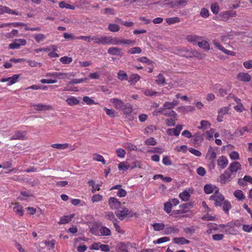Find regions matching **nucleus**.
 Here are the masks:
<instances>
[{"label": "nucleus", "mask_w": 252, "mask_h": 252, "mask_svg": "<svg viewBox=\"0 0 252 252\" xmlns=\"http://www.w3.org/2000/svg\"><path fill=\"white\" fill-rule=\"evenodd\" d=\"M108 204L111 209L118 210L121 207V202L116 197H111L108 200Z\"/></svg>", "instance_id": "obj_1"}, {"label": "nucleus", "mask_w": 252, "mask_h": 252, "mask_svg": "<svg viewBox=\"0 0 252 252\" xmlns=\"http://www.w3.org/2000/svg\"><path fill=\"white\" fill-rule=\"evenodd\" d=\"M27 41L24 39H16L9 45V48L11 49H19L21 46L25 45Z\"/></svg>", "instance_id": "obj_2"}, {"label": "nucleus", "mask_w": 252, "mask_h": 252, "mask_svg": "<svg viewBox=\"0 0 252 252\" xmlns=\"http://www.w3.org/2000/svg\"><path fill=\"white\" fill-rule=\"evenodd\" d=\"M121 210H118L115 212V215L120 220H123L124 217L126 216L129 213L128 209L125 207H121Z\"/></svg>", "instance_id": "obj_3"}, {"label": "nucleus", "mask_w": 252, "mask_h": 252, "mask_svg": "<svg viewBox=\"0 0 252 252\" xmlns=\"http://www.w3.org/2000/svg\"><path fill=\"white\" fill-rule=\"evenodd\" d=\"M237 78L242 82H249L251 80V75L248 73L240 72L237 75Z\"/></svg>", "instance_id": "obj_4"}, {"label": "nucleus", "mask_w": 252, "mask_h": 252, "mask_svg": "<svg viewBox=\"0 0 252 252\" xmlns=\"http://www.w3.org/2000/svg\"><path fill=\"white\" fill-rule=\"evenodd\" d=\"M110 102L114 103L115 107L119 110H122L125 105L124 102L121 99L117 98L111 99Z\"/></svg>", "instance_id": "obj_5"}, {"label": "nucleus", "mask_w": 252, "mask_h": 252, "mask_svg": "<svg viewBox=\"0 0 252 252\" xmlns=\"http://www.w3.org/2000/svg\"><path fill=\"white\" fill-rule=\"evenodd\" d=\"M107 52L109 54L111 55H116L121 57L123 55L122 49L118 47H110L108 49Z\"/></svg>", "instance_id": "obj_6"}, {"label": "nucleus", "mask_w": 252, "mask_h": 252, "mask_svg": "<svg viewBox=\"0 0 252 252\" xmlns=\"http://www.w3.org/2000/svg\"><path fill=\"white\" fill-rule=\"evenodd\" d=\"M20 75L19 74H14L12 77H9L6 78H2L1 79V82H9L8 85H11L15 83L17 79L19 78Z\"/></svg>", "instance_id": "obj_7"}, {"label": "nucleus", "mask_w": 252, "mask_h": 252, "mask_svg": "<svg viewBox=\"0 0 252 252\" xmlns=\"http://www.w3.org/2000/svg\"><path fill=\"white\" fill-rule=\"evenodd\" d=\"M231 171L227 168L226 169L223 174L220 176V182L222 184H225L227 180L231 177Z\"/></svg>", "instance_id": "obj_8"}, {"label": "nucleus", "mask_w": 252, "mask_h": 252, "mask_svg": "<svg viewBox=\"0 0 252 252\" xmlns=\"http://www.w3.org/2000/svg\"><path fill=\"white\" fill-rule=\"evenodd\" d=\"M218 165L222 168H225L228 164V161L227 158L224 156L220 157L218 160Z\"/></svg>", "instance_id": "obj_9"}, {"label": "nucleus", "mask_w": 252, "mask_h": 252, "mask_svg": "<svg viewBox=\"0 0 252 252\" xmlns=\"http://www.w3.org/2000/svg\"><path fill=\"white\" fill-rule=\"evenodd\" d=\"M231 173L236 172L238 170H241V164L237 161L233 162L228 168Z\"/></svg>", "instance_id": "obj_10"}, {"label": "nucleus", "mask_w": 252, "mask_h": 252, "mask_svg": "<svg viewBox=\"0 0 252 252\" xmlns=\"http://www.w3.org/2000/svg\"><path fill=\"white\" fill-rule=\"evenodd\" d=\"M190 53L191 54V55H189V56H186V57L187 58H188V57L191 58L192 57H194L197 58L200 60H201V59H204L206 56L205 54L203 53H200L196 50H193L192 51H191L190 52Z\"/></svg>", "instance_id": "obj_11"}, {"label": "nucleus", "mask_w": 252, "mask_h": 252, "mask_svg": "<svg viewBox=\"0 0 252 252\" xmlns=\"http://www.w3.org/2000/svg\"><path fill=\"white\" fill-rule=\"evenodd\" d=\"M102 223L100 222H94L93 226L90 228V232L95 235L98 234V228L101 225Z\"/></svg>", "instance_id": "obj_12"}, {"label": "nucleus", "mask_w": 252, "mask_h": 252, "mask_svg": "<svg viewBox=\"0 0 252 252\" xmlns=\"http://www.w3.org/2000/svg\"><path fill=\"white\" fill-rule=\"evenodd\" d=\"M164 234L166 235H168L171 233H178L179 232V229L176 227V226H169L166 227L164 229Z\"/></svg>", "instance_id": "obj_13"}, {"label": "nucleus", "mask_w": 252, "mask_h": 252, "mask_svg": "<svg viewBox=\"0 0 252 252\" xmlns=\"http://www.w3.org/2000/svg\"><path fill=\"white\" fill-rule=\"evenodd\" d=\"M173 242L179 245H184L185 244H189L190 241L184 237H175L173 239Z\"/></svg>", "instance_id": "obj_14"}, {"label": "nucleus", "mask_w": 252, "mask_h": 252, "mask_svg": "<svg viewBox=\"0 0 252 252\" xmlns=\"http://www.w3.org/2000/svg\"><path fill=\"white\" fill-rule=\"evenodd\" d=\"M25 138V135L23 132L17 131H16L14 134L10 137L11 140H23Z\"/></svg>", "instance_id": "obj_15"}, {"label": "nucleus", "mask_w": 252, "mask_h": 252, "mask_svg": "<svg viewBox=\"0 0 252 252\" xmlns=\"http://www.w3.org/2000/svg\"><path fill=\"white\" fill-rule=\"evenodd\" d=\"M33 106L35 109L39 111L50 110L52 109V106L50 105H47L42 104H34L33 105Z\"/></svg>", "instance_id": "obj_16"}, {"label": "nucleus", "mask_w": 252, "mask_h": 252, "mask_svg": "<svg viewBox=\"0 0 252 252\" xmlns=\"http://www.w3.org/2000/svg\"><path fill=\"white\" fill-rule=\"evenodd\" d=\"M193 203L192 202L184 203L180 205L179 208L182 209V211H184V213H187L193 207Z\"/></svg>", "instance_id": "obj_17"}, {"label": "nucleus", "mask_w": 252, "mask_h": 252, "mask_svg": "<svg viewBox=\"0 0 252 252\" xmlns=\"http://www.w3.org/2000/svg\"><path fill=\"white\" fill-rule=\"evenodd\" d=\"M13 211L20 216H22L24 215L23 207L19 203H15V206L13 207Z\"/></svg>", "instance_id": "obj_18"}, {"label": "nucleus", "mask_w": 252, "mask_h": 252, "mask_svg": "<svg viewBox=\"0 0 252 252\" xmlns=\"http://www.w3.org/2000/svg\"><path fill=\"white\" fill-rule=\"evenodd\" d=\"M133 110V106L129 103H126L122 111L125 115H129Z\"/></svg>", "instance_id": "obj_19"}, {"label": "nucleus", "mask_w": 252, "mask_h": 252, "mask_svg": "<svg viewBox=\"0 0 252 252\" xmlns=\"http://www.w3.org/2000/svg\"><path fill=\"white\" fill-rule=\"evenodd\" d=\"M197 45L200 48H202L206 51H208L210 49L209 42L206 40L198 42L197 43Z\"/></svg>", "instance_id": "obj_20"}, {"label": "nucleus", "mask_w": 252, "mask_h": 252, "mask_svg": "<svg viewBox=\"0 0 252 252\" xmlns=\"http://www.w3.org/2000/svg\"><path fill=\"white\" fill-rule=\"evenodd\" d=\"M224 196L219 191L218 195L217 194V199L216 202H215V205L216 206H221L222 205V202L224 201Z\"/></svg>", "instance_id": "obj_21"}, {"label": "nucleus", "mask_w": 252, "mask_h": 252, "mask_svg": "<svg viewBox=\"0 0 252 252\" xmlns=\"http://www.w3.org/2000/svg\"><path fill=\"white\" fill-rule=\"evenodd\" d=\"M190 197V195L187 190H184L179 194V197L184 201H188Z\"/></svg>", "instance_id": "obj_22"}, {"label": "nucleus", "mask_w": 252, "mask_h": 252, "mask_svg": "<svg viewBox=\"0 0 252 252\" xmlns=\"http://www.w3.org/2000/svg\"><path fill=\"white\" fill-rule=\"evenodd\" d=\"M248 127L246 126L243 127L242 128H238L233 133V136H236L237 137L242 136L244 134V131H248Z\"/></svg>", "instance_id": "obj_23"}, {"label": "nucleus", "mask_w": 252, "mask_h": 252, "mask_svg": "<svg viewBox=\"0 0 252 252\" xmlns=\"http://www.w3.org/2000/svg\"><path fill=\"white\" fill-rule=\"evenodd\" d=\"M212 149V147L210 146L207 154L206 158H208L209 160H211L212 161H214L216 158V153L214 151L211 152Z\"/></svg>", "instance_id": "obj_24"}, {"label": "nucleus", "mask_w": 252, "mask_h": 252, "mask_svg": "<svg viewBox=\"0 0 252 252\" xmlns=\"http://www.w3.org/2000/svg\"><path fill=\"white\" fill-rule=\"evenodd\" d=\"M201 38V37L199 36L196 35H188L187 37V39L188 41L190 43H193V44H196L197 43L196 41L198 39H200Z\"/></svg>", "instance_id": "obj_25"}, {"label": "nucleus", "mask_w": 252, "mask_h": 252, "mask_svg": "<svg viewBox=\"0 0 252 252\" xmlns=\"http://www.w3.org/2000/svg\"><path fill=\"white\" fill-rule=\"evenodd\" d=\"M88 80L87 78H84L81 79H74L69 81L67 84V86H69L70 85H74L78 83L86 82Z\"/></svg>", "instance_id": "obj_26"}, {"label": "nucleus", "mask_w": 252, "mask_h": 252, "mask_svg": "<svg viewBox=\"0 0 252 252\" xmlns=\"http://www.w3.org/2000/svg\"><path fill=\"white\" fill-rule=\"evenodd\" d=\"M106 114L111 118H114L117 115L118 113L115 110L111 109H108L106 107H104V109Z\"/></svg>", "instance_id": "obj_27"}, {"label": "nucleus", "mask_w": 252, "mask_h": 252, "mask_svg": "<svg viewBox=\"0 0 252 252\" xmlns=\"http://www.w3.org/2000/svg\"><path fill=\"white\" fill-rule=\"evenodd\" d=\"M234 196L239 200H242L245 198L243 191L241 190L237 189L234 192Z\"/></svg>", "instance_id": "obj_28"}, {"label": "nucleus", "mask_w": 252, "mask_h": 252, "mask_svg": "<svg viewBox=\"0 0 252 252\" xmlns=\"http://www.w3.org/2000/svg\"><path fill=\"white\" fill-rule=\"evenodd\" d=\"M52 148L58 149H64L68 147L69 144L68 143L65 144H53L51 145Z\"/></svg>", "instance_id": "obj_29"}, {"label": "nucleus", "mask_w": 252, "mask_h": 252, "mask_svg": "<svg viewBox=\"0 0 252 252\" xmlns=\"http://www.w3.org/2000/svg\"><path fill=\"white\" fill-rule=\"evenodd\" d=\"M108 30L112 32H118L120 29V26L115 24H110L108 27Z\"/></svg>", "instance_id": "obj_30"}, {"label": "nucleus", "mask_w": 252, "mask_h": 252, "mask_svg": "<svg viewBox=\"0 0 252 252\" xmlns=\"http://www.w3.org/2000/svg\"><path fill=\"white\" fill-rule=\"evenodd\" d=\"M66 101L70 105H76L79 103V100L74 97L68 98Z\"/></svg>", "instance_id": "obj_31"}, {"label": "nucleus", "mask_w": 252, "mask_h": 252, "mask_svg": "<svg viewBox=\"0 0 252 252\" xmlns=\"http://www.w3.org/2000/svg\"><path fill=\"white\" fill-rule=\"evenodd\" d=\"M172 204L170 200L166 202L164 204V210L167 213H169L171 211Z\"/></svg>", "instance_id": "obj_32"}, {"label": "nucleus", "mask_w": 252, "mask_h": 252, "mask_svg": "<svg viewBox=\"0 0 252 252\" xmlns=\"http://www.w3.org/2000/svg\"><path fill=\"white\" fill-rule=\"evenodd\" d=\"M118 249L122 252H128L127 248L128 247V244H126L123 242H121L118 244Z\"/></svg>", "instance_id": "obj_33"}, {"label": "nucleus", "mask_w": 252, "mask_h": 252, "mask_svg": "<svg viewBox=\"0 0 252 252\" xmlns=\"http://www.w3.org/2000/svg\"><path fill=\"white\" fill-rule=\"evenodd\" d=\"M152 226L155 231L163 230L165 227V225L163 223H155Z\"/></svg>", "instance_id": "obj_34"}, {"label": "nucleus", "mask_w": 252, "mask_h": 252, "mask_svg": "<svg viewBox=\"0 0 252 252\" xmlns=\"http://www.w3.org/2000/svg\"><path fill=\"white\" fill-rule=\"evenodd\" d=\"M140 76L137 74H134L130 76L128 82L132 84H134L138 81L140 79Z\"/></svg>", "instance_id": "obj_35"}, {"label": "nucleus", "mask_w": 252, "mask_h": 252, "mask_svg": "<svg viewBox=\"0 0 252 252\" xmlns=\"http://www.w3.org/2000/svg\"><path fill=\"white\" fill-rule=\"evenodd\" d=\"M118 78L122 81L128 80L127 75L123 70H121L118 73Z\"/></svg>", "instance_id": "obj_36"}, {"label": "nucleus", "mask_w": 252, "mask_h": 252, "mask_svg": "<svg viewBox=\"0 0 252 252\" xmlns=\"http://www.w3.org/2000/svg\"><path fill=\"white\" fill-rule=\"evenodd\" d=\"M166 22L168 24L171 25L176 23H179L180 22V19L178 17L169 18L166 19Z\"/></svg>", "instance_id": "obj_37"}, {"label": "nucleus", "mask_w": 252, "mask_h": 252, "mask_svg": "<svg viewBox=\"0 0 252 252\" xmlns=\"http://www.w3.org/2000/svg\"><path fill=\"white\" fill-rule=\"evenodd\" d=\"M231 208L230 202L228 200L223 201V210L227 214H228L229 210Z\"/></svg>", "instance_id": "obj_38"}, {"label": "nucleus", "mask_w": 252, "mask_h": 252, "mask_svg": "<svg viewBox=\"0 0 252 252\" xmlns=\"http://www.w3.org/2000/svg\"><path fill=\"white\" fill-rule=\"evenodd\" d=\"M100 232L102 236H109L111 234L110 229L104 226H102L100 228Z\"/></svg>", "instance_id": "obj_39"}, {"label": "nucleus", "mask_w": 252, "mask_h": 252, "mask_svg": "<svg viewBox=\"0 0 252 252\" xmlns=\"http://www.w3.org/2000/svg\"><path fill=\"white\" fill-rule=\"evenodd\" d=\"M93 159L97 161L101 162L103 164H105L106 162L103 157L99 154H94L93 155Z\"/></svg>", "instance_id": "obj_40"}, {"label": "nucleus", "mask_w": 252, "mask_h": 252, "mask_svg": "<svg viewBox=\"0 0 252 252\" xmlns=\"http://www.w3.org/2000/svg\"><path fill=\"white\" fill-rule=\"evenodd\" d=\"M106 218L110 220H112L114 222H118V220H117V219L115 218L114 214L113 212H106Z\"/></svg>", "instance_id": "obj_41"}, {"label": "nucleus", "mask_w": 252, "mask_h": 252, "mask_svg": "<svg viewBox=\"0 0 252 252\" xmlns=\"http://www.w3.org/2000/svg\"><path fill=\"white\" fill-rule=\"evenodd\" d=\"M142 50L139 47H133L129 49L127 53L131 54H134L136 53L139 54L141 53Z\"/></svg>", "instance_id": "obj_42"}, {"label": "nucleus", "mask_w": 252, "mask_h": 252, "mask_svg": "<svg viewBox=\"0 0 252 252\" xmlns=\"http://www.w3.org/2000/svg\"><path fill=\"white\" fill-rule=\"evenodd\" d=\"M204 192L206 194H210L214 191L213 186L211 184H206L204 187Z\"/></svg>", "instance_id": "obj_43"}, {"label": "nucleus", "mask_w": 252, "mask_h": 252, "mask_svg": "<svg viewBox=\"0 0 252 252\" xmlns=\"http://www.w3.org/2000/svg\"><path fill=\"white\" fill-rule=\"evenodd\" d=\"M163 114L164 116L170 117L171 118H173V119H174L175 120H177V115L176 113V112L174 111H173V110H171V111H170L169 112H167L165 111L163 113Z\"/></svg>", "instance_id": "obj_44"}, {"label": "nucleus", "mask_w": 252, "mask_h": 252, "mask_svg": "<svg viewBox=\"0 0 252 252\" xmlns=\"http://www.w3.org/2000/svg\"><path fill=\"white\" fill-rule=\"evenodd\" d=\"M61 62L63 64H69L72 61V58L67 56L62 57L60 59Z\"/></svg>", "instance_id": "obj_45"}, {"label": "nucleus", "mask_w": 252, "mask_h": 252, "mask_svg": "<svg viewBox=\"0 0 252 252\" xmlns=\"http://www.w3.org/2000/svg\"><path fill=\"white\" fill-rule=\"evenodd\" d=\"M129 168H130L129 164H125L123 162H121L118 164V168L119 170L126 171Z\"/></svg>", "instance_id": "obj_46"}, {"label": "nucleus", "mask_w": 252, "mask_h": 252, "mask_svg": "<svg viewBox=\"0 0 252 252\" xmlns=\"http://www.w3.org/2000/svg\"><path fill=\"white\" fill-rule=\"evenodd\" d=\"M33 37L37 43H39L45 38V35L42 33H39L34 35Z\"/></svg>", "instance_id": "obj_47"}, {"label": "nucleus", "mask_w": 252, "mask_h": 252, "mask_svg": "<svg viewBox=\"0 0 252 252\" xmlns=\"http://www.w3.org/2000/svg\"><path fill=\"white\" fill-rule=\"evenodd\" d=\"M201 126H198L199 129H206L208 126H210L211 124L207 121L202 120L200 122Z\"/></svg>", "instance_id": "obj_48"}, {"label": "nucleus", "mask_w": 252, "mask_h": 252, "mask_svg": "<svg viewBox=\"0 0 252 252\" xmlns=\"http://www.w3.org/2000/svg\"><path fill=\"white\" fill-rule=\"evenodd\" d=\"M163 4L168 5L170 8H179L176 0H174L168 2H164Z\"/></svg>", "instance_id": "obj_49"}, {"label": "nucleus", "mask_w": 252, "mask_h": 252, "mask_svg": "<svg viewBox=\"0 0 252 252\" xmlns=\"http://www.w3.org/2000/svg\"><path fill=\"white\" fill-rule=\"evenodd\" d=\"M70 221L69 217L67 216H63L60 219V221L58 222L59 224H65Z\"/></svg>", "instance_id": "obj_50"}, {"label": "nucleus", "mask_w": 252, "mask_h": 252, "mask_svg": "<svg viewBox=\"0 0 252 252\" xmlns=\"http://www.w3.org/2000/svg\"><path fill=\"white\" fill-rule=\"evenodd\" d=\"M165 79L163 75L161 73L159 74L157 76V79H156V82L158 84H162L165 83Z\"/></svg>", "instance_id": "obj_51"}, {"label": "nucleus", "mask_w": 252, "mask_h": 252, "mask_svg": "<svg viewBox=\"0 0 252 252\" xmlns=\"http://www.w3.org/2000/svg\"><path fill=\"white\" fill-rule=\"evenodd\" d=\"M117 156L120 158H124L126 155V151L122 148H118L116 151Z\"/></svg>", "instance_id": "obj_52"}, {"label": "nucleus", "mask_w": 252, "mask_h": 252, "mask_svg": "<svg viewBox=\"0 0 252 252\" xmlns=\"http://www.w3.org/2000/svg\"><path fill=\"white\" fill-rule=\"evenodd\" d=\"M137 60L140 62L147 63L149 65L152 64L153 63V62L152 61L149 60L146 57H142L141 58H139L137 59Z\"/></svg>", "instance_id": "obj_53"}, {"label": "nucleus", "mask_w": 252, "mask_h": 252, "mask_svg": "<svg viewBox=\"0 0 252 252\" xmlns=\"http://www.w3.org/2000/svg\"><path fill=\"white\" fill-rule=\"evenodd\" d=\"M83 101L88 105H92L93 104H96L94 100L90 98L89 96H85L83 97Z\"/></svg>", "instance_id": "obj_54"}, {"label": "nucleus", "mask_w": 252, "mask_h": 252, "mask_svg": "<svg viewBox=\"0 0 252 252\" xmlns=\"http://www.w3.org/2000/svg\"><path fill=\"white\" fill-rule=\"evenodd\" d=\"M202 219L205 220H216L217 219L215 216H211L209 214H207L202 217Z\"/></svg>", "instance_id": "obj_55"}, {"label": "nucleus", "mask_w": 252, "mask_h": 252, "mask_svg": "<svg viewBox=\"0 0 252 252\" xmlns=\"http://www.w3.org/2000/svg\"><path fill=\"white\" fill-rule=\"evenodd\" d=\"M145 143L147 145L155 146L156 145L157 142L153 137H151L145 140Z\"/></svg>", "instance_id": "obj_56"}, {"label": "nucleus", "mask_w": 252, "mask_h": 252, "mask_svg": "<svg viewBox=\"0 0 252 252\" xmlns=\"http://www.w3.org/2000/svg\"><path fill=\"white\" fill-rule=\"evenodd\" d=\"M211 10L214 14H218L219 12V6L217 3L212 4L211 6Z\"/></svg>", "instance_id": "obj_57"}, {"label": "nucleus", "mask_w": 252, "mask_h": 252, "mask_svg": "<svg viewBox=\"0 0 252 252\" xmlns=\"http://www.w3.org/2000/svg\"><path fill=\"white\" fill-rule=\"evenodd\" d=\"M110 36H103L100 37V43L102 44H110Z\"/></svg>", "instance_id": "obj_58"}, {"label": "nucleus", "mask_w": 252, "mask_h": 252, "mask_svg": "<svg viewBox=\"0 0 252 252\" xmlns=\"http://www.w3.org/2000/svg\"><path fill=\"white\" fill-rule=\"evenodd\" d=\"M110 44L113 45L122 44V40L118 39L117 38H112V37H110Z\"/></svg>", "instance_id": "obj_59"}, {"label": "nucleus", "mask_w": 252, "mask_h": 252, "mask_svg": "<svg viewBox=\"0 0 252 252\" xmlns=\"http://www.w3.org/2000/svg\"><path fill=\"white\" fill-rule=\"evenodd\" d=\"M3 8H4L3 9H4V12H5V13H9V14L11 13V14H12L14 15H18V12L16 10H12L7 6H4V7H3Z\"/></svg>", "instance_id": "obj_60"}, {"label": "nucleus", "mask_w": 252, "mask_h": 252, "mask_svg": "<svg viewBox=\"0 0 252 252\" xmlns=\"http://www.w3.org/2000/svg\"><path fill=\"white\" fill-rule=\"evenodd\" d=\"M162 162L165 165H170L172 162L168 156H164L162 159Z\"/></svg>", "instance_id": "obj_61"}, {"label": "nucleus", "mask_w": 252, "mask_h": 252, "mask_svg": "<svg viewBox=\"0 0 252 252\" xmlns=\"http://www.w3.org/2000/svg\"><path fill=\"white\" fill-rule=\"evenodd\" d=\"M102 199V196L99 194H94L92 197V201L93 202H97L101 200Z\"/></svg>", "instance_id": "obj_62"}, {"label": "nucleus", "mask_w": 252, "mask_h": 252, "mask_svg": "<svg viewBox=\"0 0 252 252\" xmlns=\"http://www.w3.org/2000/svg\"><path fill=\"white\" fill-rule=\"evenodd\" d=\"M63 35L64 38L67 39L73 40L78 38V36L76 37L73 34L67 32H64Z\"/></svg>", "instance_id": "obj_63"}, {"label": "nucleus", "mask_w": 252, "mask_h": 252, "mask_svg": "<svg viewBox=\"0 0 252 252\" xmlns=\"http://www.w3.org/2000/svg\"><path fill=\"white\" fill-rule=\"evenodd\" d=\"M200 15L204 18L208 17L209 16L208 10L205 8H202L200 11Z\"/></svg>", "instance_id": "obj_64"}]
</instances>
